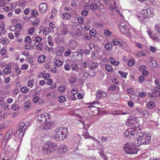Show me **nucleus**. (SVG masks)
<instances>
[{"instance_id": "1", "label": "nucleus", "mask_w": 160, "mask_h": 160, "mask_svg": "<svg viewBox=\"0 0 160 160\" xmlns=\"http://www.w3.org/2000/svg\"><path fill=\"white\" fill-rule=\"evenodd\" d=\"M151 142L150 134L146 132H143L139 133L138 137L135 141V144L139 146L142 144H148Z\"/></svg>"}, {"instance_id": "2", "label": "nucleus", "mask_w": 160, "mask_h": 160, "mask_svg": "<svg viewBox=\"0 0 160 160\" xmlns=\"http://www.w3.org/2000/svg\"><path fill=\"white\" fill-rule=\"evenodd\" d=\"M54 132L56 134L53 138L56 140H64L67 137L68 134L67 128L63 127L57 128L54 130Z\"/></svg>"}, {"instance_id": "3", "label": "nucleus", "mask_w": 160, "mask_h": 160, "mask_svg": "<svg viewBox=\"0 0 160 160\" xmlns=\"http://www.w3.org/2000/svg\"><path fill=\"white\" fill-rule=\"evenodd\" d=\"M154 13L153 8L150 7L147 8L144 7L141 12L138 13L137 15V18L140 20H145V19H149L152 16Z\"/></svg>"}, {"instance_id": "4", "label": "nucleus", "mask_w": 160, "mask_h": 160, "mask_svg": "<svg viewBox=\"0 0 160 160\" xmlns=\"http://www.w3.org/2000/svg\"><path fill=\"white\" fill-rule=\"evenodd\" d=\"M124 149L127 154H136L139 149L135 147L131 142H127L126 143L124 146Z\"/></svg>"}, {"instance_id": "5", "label": "nucleus", "mask_w": 160, "mask_h": 160, "mask_svg": "<svg viewBox=\"0 0 160 160\" xmlns=\"http://www.w3.org/2000/svg\"><path fill=\"white\" fill-rule=\"evenodd\" d=\"M56 144L51 142L44 145L42 146V151L44 154H47L54 151L56 149Z\"/></svg>"}, {"instance_id": "6", "label": "nucleus", "mask_w": 160, "mask_h": 160, "mask_svg": "<svg viewBox=\"0 0 160 160\" xmlns=\"http://www.w3.org/2000/svg\"><path fill=\"white\" fill-rule=\"evenodd\" d=\"M50 117V115L46 112H44L38 115L36 117V119L40 123H43L46 122H47L48 120Z\"/></svg>"}, {"instance_id": "7", "label": "nucleus", "mask_w": 160, "mask_h": 160, "mask_svg": "<svg viewBox=\"0 0 160 160\" xmlns=\"http://www.w3.org/2000/svg\"><path fill=\"white\" fill-rule=\"evenodd\" d=\"M27 126L25 125L23 122L20 123L18 127V129L17 131V134H19V138H22L24 135L25 130Z\"/></svg>"}, {"instance_id": "8", "label": "nucleus", "mask_w": 160, "mask_h": 160, "mask_svg": "<svg viewBox=\"0 0 160 160\" xmlns=\"http://www.w3.org/2000/svg\"><path fill=\"white\" fill-rule=\"evenodd\" d=\"M104 7V6L100 2L97 1L92 2L90 8L92 10H95L97 9L102 12V9Z\"/></svg>"}, {"instance_id": "9", "label": "nucleus", "mask_w": 160, "mask_h": 160, "mask_svg": "<svg viewBox=\"0 0 160 160\" xmlns=\"http://www.w3.org/2000/svg\"><path fill=\"white\" fill-rule=\"evenodd\" d=\"M133 128H129L125 131L124 134L126 137L128 139H132L134 138V135L136 133L134 126Z\"/></svg>"}, {"instance_id": "10", "label": "nucleus", "mask_w": 160, "mask_h": 160, "mask_svg": "<svg viewBox=\"0 0 160 160\" xmlns=\"http://www.w3.org/2000/svg\"><path fill=\"white\" fill-rule=\"evenodd\" d=\"M54 127L53 122L50 121L46 122V124H43L40 126V128L42 130H49L52 128Z\"/></svg>"}, {"instance_id": "11", "label": "nucleus", "mask_w": 160, "mask_h": 160, "mask_svg": "<svg viewBox=\"0 0 160 160\" xmlns=\"http://www.w3.org/2000/svg\"><path fill=\"white\" fill-rule=\"evenodd\" d=\"M57 152L59 154H61L66 153L68 150L67 146L64 144H61L58 146H57Z\"/></svg>"}, {"instance_id": "12", "label": "nucleus", "mask_w": 160, "mask_h": 160, "mask_svg": "<svg viewBox=\"0 0 160 160\" xmlns=\"http://www.w3.org/2000/svg\"><path fill=\"white\" fill-rule=\"evenodd\" d=\"M129 123L132 124V125L134 126L136 128H138V129L141 130L143 129L141 126L140 125L138 120H136V118H133L130 119L129 121Z\"/></svg>"}, {"instance_id": "13", "label": "nucleus", "mask_w": 160, "mask_h": 160, "mask_svg": "<svg viewBox=\"0 0 160 160\" xmlns=\"http://www.w3.org/2000/svg\"><path fill=\"white\" fill-rule=\"evenodd\" d=\"M48 5L44 2L41 3L39 7V9L40 12L42 13L46 12L48 10Z\"/></svg>"}, {"instance_id": "14", "label": "nucleus", "mask_w": 160, "mask_h": 160, "mask_svg": "<svg viewBox=\"0 0 160 160\" xmlns=\"http://www.w3.org/2000/svg\"><path fill=\"white\" fill-rule=\"evenodd\" d=\"M97 98H100L106 97L107 96V93L101 90H98L96 93Z\"/></svg>"}, {"instance_id": "15", "label": "nucleus", "mask_w": 160, "mask_h": 160, "mask_svg": "<svg viewBox=\"0 0 160 160\" xmlns=\"http://www.w3.org/2000/svg\"><path fill=\"white\" fill-rule=\"evenodd\" d=\"M60 27L62 34L65 35L68 33V29L67 26L66 24L63 23L61 25Z\"/></svg>"}, {"instance_id": "16", "label": "nucleus", "mask_w": 160, "mask_h": 160, "mask_svg": "<svg viewBox=\"0 0 160 160\" xmlns=\"http://www.w3.org/2000/svg\"><path fill=\"white\" fill-rule=\"evenodd\" d=\"M119 27L120 31L122 34H125L128 31L127 26L126 25H120Z\"/></svg>"}, {"instance_id": "17", "label": "nucleus", "mask_w": 160, "mask_h": 160, "mask_svg": "<svg viewBox=\"0 0 160 160\" xmlns=\"http://www.w3.org/2000/svg\"><path fill=\"white\" fill-rule=\"evenodd\" d=\"M146 106L147 108L152 109L155 107V104L153 102L150 101L146 103Z\"/></svg>"}, {"instance_id": "18", "label": "nucleus", "mask_w": 160, "mask_h": 160, "mask_svg": "<svg viewBox=\"0 0 160 160\" xmlns=\"http://www.w3.org/2000/svg\"><path fill=\"white\" fill-rule=\"evenodd\" d=\"M33 102L35 103H37L39 102L40 100V98L38 97V93L37 92H34L33 95Z\"/></svg>"}, {"instance_id": "19", "label": "nucleus", "mask_w": 160, "mask_h": 160, "mask_svg": "<svg viewBox=\"0 0 160 160\" xmlns=\"http://www.w3.org/2000/svg\"><path fill=\"white\" fill-rule=\"evenodd\" d=\"M148 34L150 36V38L156 42L159 41V36L157 35L156 33L151 34L150 33H148Z\"/></svg>"}, {"instance_id": "20", "label": "nucleus", "mask_w": 160, "mask_h": 160, "mask_svg": "<svg viewBox=\"0 0 160 160\" xmlns=\"http://www.w3.org/2000/svg\"><path fill=\"white\" fill-rule=\"evenodd\" d=\"M12 130H9L7 132L5 136V139H6V142H8L10 136L12 135Z\"/></svg>"}, {"instance_id": "21", "label": "nucleus", "mask_w": 160, "mask_h": 160, "mask_svg": "<svg viewBox=\"0 0 160 160\" xmlns=\"http://www.w3.org/2000/svg\"><path fill=\"white\" fill-rule=\"evenodd\" d=\"M65 48L63 46H61L60 49L57 52V55L58 56H61Z\"/></svg>"}, {"instance_id": "22", "label": "nucleus", "mask_w": 160, "mask_h": 160, "mask_svg": "<svg viewBox=\"0 0 160 160\" xmlns=\"http://www.w3.org/2000/svg\"><path fill=\"white\" fill-rule=\"evenodd\" d=\"M9 40L6 38H2L0 39V42L1 44H7L9 42Z\"/></svg>"}, {"instance_id": "23", "label": "nucleus", "mask_w": 160, "mask_h": 160, "mask_svg": "<svg viewBox=\"0 0 160 160\" xmlns=\"http://www.w3.org/2000/svg\"><path fill=\"white\" fill-rule=\"evenodd\" d=\"M42 77L45 80H47L50 78L49 74L46 71L44 70L42 72Z\"/></svg>"}, {"instance_id": "24", "label": "nucleus", "mask_w": 160, "mask_h": 160, "mask_svg": "<svg viewBox=\"0 0 160 160\" xmlns=\"http://www.w3.org/2000/svg\"><path fill=\"white\" fill-rule=\"evenodd\" d=\"M109 60L111 64L114 66H117L120 63V62L119 61H115V59L112 58H110L109 59Z\"/></svg>"}, {"instance_id": "25", "label": "nucleus", "mask_w": 160, "mask_h": 160, "mask_svg": "<svg viewBox=\"0 0 160 160\" xmlns=\"http://www.w3.org/2000/svg\"><path fill=\"white\" fill-rule=\"evenodd\" d=\"M62 17L63 19L68 20L71 18L70 14L67 12H64L62 14Z\"/></svg>"}, {"instance_id": "26", "label": "nucleus", "mask_w": 160, "mask_h": 160, "mask_svg": "<svg viewBox=\"0 0 160 160\" xmlns=\"http://www.w3.org/2000/svg\"><path fill=\"white\" fill-rule=\"evenodd\" d=\"M38 61L39 63H42L45 61V57L44 55H41L38 58Z\"/></svg>"}, {"instance_id": "27", "label": "nucleus", "mask_w": 160, "mask_h": 160, "mask_svg": "<svg viewBox=\"0 0 160 160\" xmlns=\"http://www.w3.org/2000/svg\"><path fill=\"white\" fill-rule=\"evenodd\" d=\"M119 89V87L115 84H112L110 87V90L113 91L115 90H118Z\"/></svg>"}, {"instance_id": "28", "label": "nucleus", "mask_w": 160, "mask_h": 160, "mask_svg": "<svg viewBox=\"0 0 160 160\" xmlns=\"http://www.w3.org/2000/svg\"><path fill=\"white\" fill-rule=\"evenodd\" d=\"M98 66L97 63L92 62L90 65L91 68L92 70H95L98 68Z\"/></svg>"}, {"instance_id": "29", "label": "nucleus", "mask_w": 160, "mask_h": 160, "mask_svg": "<svg viewBox=\"0 0 160 160\" xmlns=\"http://www.w3.org/2000/svg\"><path fill=\"white\" fill-rule=\"evenodd\" d=\"M48 44L51 46H52L53 45L52 37L50 35L49 36L48 38Z\"/></svg>"}, {"instance_id": "30", "label": "nucleus", "mask_w": 160, "mask_h": 160, "mask_svg": "<svg viewBox=\"0 0 160 160\" xmlns=\"http://www.w3.org/2000/svg\"><path fill=\"white\" fill-rule=\"evenodd\" d=\"M135 63V61L134 60L131 59L128 61V64L130 67H132Z\"/></svg>"}, {"instance_id": "31", "label": "nucleus", "mask_w": 160, "mask_h": 160, "mask_svg": "<svg viewBox=\"0 0 160 160\" xmlns=\"http://www.w3.org/2000/svg\"><path fill=\"white\" fill-rule=\"evenodd\" d=\"M112 32L108 29H105L103 32L104 35L106 37H108L110 35Z\"/></svg>"}, {"instance_id": "32", "label": "nucleus", "mask_w": 160, "mask_h": 160, "mask_svg": "<svg viewBox=\"0 0 160 160\" xmlns=\"http://www.w3.org/2000/svg\"><path fill=\"white\" fill-rule=\"evenodd\" d=\"M20 90L23 93L26 94L28 92L29 89L26 87H23L21 88Z\"/></svg>"}, {"instance_id": "33", "label": "nucleus", "mask_w": 160, "mask_h": 160, "mask_svg": "<svg viewBox=\"0 0 160 160\" xmlns=\"http://www.w3.org/2000/svg\"><path fill=\"white\" fill-rule=\"evenodd\" d=\"M11 68L10 67L8 66L6 67L4 69L3 71V72L5 74H7L11 72L10 70Z\"/></svg>"}, {"instance_id": "34", "label": "nucleus", "mask_w": 160, "mask_h": 160, "mask_svg": "<svg viewBox=\"0 0 160 160\" xmlns=\"http://www.w3.org/2000/svg\"><path fill=\"white\" fill-rule=\"evenodd\" d=\"M7 50L5 48H2L1 49L0 54L2 56L6 55L7 53Z\"/></svg>"}, {"instance_id": "35", "label": "nucleus", "mask_w": 160, "mask_h": 160, "mask_svg": "<svg viewBox=\"0 0 160 160\" xmlns=\"http://www.w3.org/2000/svg\"><path fill=\"white\" fill-rule=\"evenodd\" d=\"M5 102L4 101L3 98H0V107L2 108H3L5 107Z\"/></svg>"}, {"instance_id": "36", "label": "nucleus", "mask_w": 160, "mask_h": 160, "mask_svg": "<svg viewBox=\"0 0 160 160\" xmlns=\"http://www.w3.org/2000/svg\"><path fill=\"white\" fill-rule=\"evenodd\" d=\"M5 28V23L2 21H0V31H4Z\"/></svg>"}, {"instance_id": "37", "label": "nucleus", "mask_w": 160, "mask_h": 160, "mask_svg": "<svg viewBox=\"0 0 160 160\" xmlns=\"http://www.w3.org/2000/svg\"><path fill=\"white\" fill-rule=\"evenodd\" d=\"M55 65L58 67H60L62 65V62L59 59H57L55 61Z\"/></svg>"}, {"instance_id": "38", "label": "nucleus", "mask_w": 160, "mask_h": 160, "mask_svg": "<svg viewBox=\"0 0 160 160\" xmlns=\"http://www.w3.org/2000/svg\"><path fill=\"white\" fill-rule=\"evenodd\" d=\"M131 98L136 102H138L139 100L138 96L134 94L132 95L131 97Z\"/></svg>"}, {"instance_id": "39", "label": "nucleus", "mask_w": 160, "mask_h": 160, "mask_svg": "<svg viewBox=\"0 0 160 160\" xmlns=\"http://www.w3.org/2000/svg\"><path fill=\"white\" fill-rule=\"evenodd\" d=\"M24 41L26 43H31L32 40L30 36H27L25 37Z\"/></svg>"}, {"instance_id": "40", "label": "nucleus", "mask_w": 160, "mask_h": 160, "mask_svg": "<svg viewBox=\"0 0 160 160\" xmlns=\"http://www.w3.org/2000/svg\"><path fill=\"white\" fill-rule=\"evenodd\" d=\"M118 73L121 75L122 77L123 78H126L127 76L128 75L127 72L124 73L121 71H118Z\"/></svg>"}, {"instance_id": "41", "label": "nucleus", "mask_w": 160, "mask_h": 160, "mask_svg": "<svg viewBox=\"0 0 160 160\" xmlns=\"http://www.w3.org/2000/svg\"><path fill=\"white\" fill-rule=\"evenodd\" d=\"M33 81L34 80L33 79L31 80H29L27 82V85L30 88H32L33 86Z\"/></svg>"}, {"instance_id": "42", "label": "nucleus", "mask_w": 160, "mask_h": 160, "mask_svg": "<svg viewBox=\"0 0 160 160\" xmlns=\"http://www.w3.org/2000/svg\"><path fill=\"white\" fill-rule=\"evenodd\" d=\"M112 43L114 45H119L120 46L121 45V43L119 41L118 39H113L112 41Z\"/></svg>"}, {"instance_id": "43", "label": "nucleus", "mask_w": 160, "mask_h": 160, "mask_svg": "<svg viewBox=\"0 0 160 160\" xmlns=\"http://www.w3.org/2000/svg\"><path fill=\"white\" fill-rule=\"evenodd\" d=\"M24 105V108L27 109L31 107V104L30 102L28 101L25 102Z\"/></svg>"}, {"instance_id": "44", "label": "nucleus", "mask_w": 160, "mask_h": 160, "mask_svg": "<svg viewBox=\"0 0 160 160\" xmlns=\"http://www.w3.org/2000/svg\"><path fill=\"white\" fill-rule=\"evenodd\" d=\"M128 93L132 94V95L134 93V89L133 88H129L127 90Z\"/></svg>"}, {"instance_id": "45", "label": "nucleus", "mask_w": 160, "mask_h": 160, "mask_svg": "<svg viewBox=\"0 0 160 160\" xmlns=\"http://www.w3.org/2000/svg\"><path fill=\"white\" fill-rule=\"evenodd\" d=\"M24 48L28 50H30L31 48V43L30 44L26 43L25 45L24 46Z\"/></svg>"}, {"instance_id": "46", "label": "nucleus", "mask_w": 160, "mask_h": 160, "mask_svg": "<svg viewBox=\"0 0 160 160\" xmlns=\"http://www.w3.org/2000/svg\"><path fill=\"white\" fill-rule=\"evenodd\" d=\"M154 30L157 32L158 34H159V36L160 35V27L158 24H156L154 28Z\"/></svg>"}, {"instance_id": "47", "label": "nucleus", "mask_w": 160, "mask_h": 160, "mask_svg": "<svg viewBox=\"0 0 160 160\" xmlns=\"http://www.w3.org/2000/svg\"><path fill=\"white\" fill-rule=\"evenodd\" d=\"M105 69L108 72H111L112 70V67L110 65L108 64H107L105 65Z\"/></svg>"}, {"instance_id": "48", "label": "nucleus", "mask_w": 160, "mask_h": 160, "mask_svg": "<svg viewBox=\"0 0 160 160\" xmlns=\"http://www.w3.org/2000/svg\"><path fill=\"white\" fill-rule=\"evenodd\" d=\"M66 98L63 96H60L58 98L59 101L61 103H63L66 101Z\"/></svg>"}, {"instance_id": "49", "label": "nucleus", "mask_w": 160, "mask_h": 160, "mask_svg": "<svg viewBox=\"0 0 160 160\" xmlns=\"http://www.w3.org/2000/svg\"><path fill=\"white\" fill-rule=\"evenodd\" d=\"M12 108L14 110H18L19 109V106L16 103H14L12 105Z\"/></svg>"}, {"instance_id": "50", "label": "nucleus", "mask_w": 160, "mask_h": 160, "mask_svg": "<svg viewBox=\"0 0 160 160\" xmlns=\"http://www.w3.org/2000/svg\"><path fill=\"white\" fill-rule=\"evenodd\" d=\"M31 14L32 17H36L38 15V11L36 10L32 11Z\"/></svg>"}, {"instance_id": "51", "label": "nucleus", "mask_w": 160, "mask_h": 160, "mask_svg": "<svg viewBox=\"0 0 160 160\" xmlns=\"http://www.w3.org/2000/svg\"><path fill=\"white\" fill-rule=\"evenodd\" d=\"M66 89V88L64 86H62L59 88L58 90L61 93L64 92Z\"/></svg>"}, {"instance_id": "52", "label": "nucleus", "mask_w": 160, "mask_h": 160, "mask_svg": "<svg viewBox=\"0 0 160 160\" xmlns=\"http://www.w3.org/2000/svg\"><path fill=\"white\" fill-rule=\"evenodd\" d=\"M69 82L71 83H74L75 82L76 79V78H74L73 76H70L69 77Z\"/></svg>"}, {"instance_id": "53", "label": "nucleus", "mask_w": 160, "mask_h": 160, "mask_svg": "<svg viewBox=\"0 0 160 160\" xmlns=\"http://www.w3.org/2000/svg\"><path fill=\"white\" fill-rule=\"evenodd\" d=\"M112 45L111 43L110 42L108 43L105 46V48L107 50H109L112 47Z\"/></svg>"}, {"instance_id": "54", "label": "nucleus", "mask_w": 160, "mask_h": 160, "mask_svg": "<svg viewBox=\"0 0 160 160\" xmlns=\"http://www.w3.org/2000/svg\"><path fill=\"white\" fill-rule=\"evenodd\" d=\"M71 53V50L69 49L67 51H66L64 53V56L65 57H67L70 55Z\"/></svg>"}, {"instance_id": "55", "label": "nucleus", "mask_w": 160, "mask_h": 160, "mask_svg": "<svg viewBox=\"0 0 160 160\" xmlns=\"http://www.w3.org/2000/svg\"><path fill=\"white\" fill-rule=\"evenodd\" d=\"M49 26L52 29H54L56 27L57 25L55 22H51L49 23Z\"/></svg>"}, {"instance_id": "56", "label": "nucleus", "mask_w": 160, "mask_h": 160, "mask_svg": "<svg viewBox=\"0 0 160 160\" xmlns=\"http://www.w3.org/2000/svg\"><path fill=\"white\" fill-rule=\"evenodd\" d=\"M152 66L154 67H156L158 66V64L157 62L155 60H152L151 61Z\"/></svg>"}, {"instance_id": "57", "label": "nucleus", "mask_w": 160, "mask_h": 160, "mask_svg": "<svg viewBox=\"0 0 160 160\" xmlns=\"http://www.w3.org/2000/svg\"><path fill=\"white\" fill-rule=\"evenodd\" d=\"M90 34L92 36H95L96 34V30L94 29H92L90 31Z\"/></svg>"}, {"instance_id": "58", "label": "nucleus", "mask_w": 160, "mask_h": 160, "mask_svg": "<svg viewBox=\"0 0 160 160\" xmlns=\"http://www.w3.org/2000/svg\"><path fill=\"white\" fill-rule=\"evenodd\" d=\"M35 40L37 42H41L42 38L40 36H36L35 38Z\"/></svg>"}, {"instance_id": "59", "label": "nucleus", "mask_w": 160, "mask_h": 160, "mask_svg": "<svg viewBox=\"0 0 160 160\" xmlns=\"http://www.w3.org/2000/svg\"><path fill=\"white\" fill-rule=\"evenodd\" d=\"M71 67L72 68V70L76 71L78 70L77 66L76 64L73 63L71 64Z\"/></svg>"}, {"instance_id": "60", "label": "nucleus", "mask_w": 160, "mask_h": 160, "mask_svg": "<svg viewBox=\"0 0 160 160\" xmlns=\"http://www.w3.org/2000/svg\"><path fill=\"white\" fill-rule=\"evenodd\" d=\"M83 37L85 39L87 40H89L91 39V35L88 33L87 34H85L84 35Z\"/></svg>"}, {"instance_id": "61", "label": "nucleus", "mask_w": 160, "mask_h": 160, "mask_svg": "<svg viewBox=\"0 0 160 160\" xmlns=\"http://www.w3.org/2000/svg\"><path fill=\"white\" fill-rule=\"evenodd\" d=\"M84 20L83 18L81 17L78 18L77 19V21L78 22L81 24L83 23L84 22Z\"/></svg>"}, {"instance_id": "62", "label": "nucleus", "mask_w": 160, "mask_h": 160, "mask_svg": "<svg viewBox=\"0 0 160 160\" xmlns=\"http://www.w3.org/2000/svg\"><path fill=\"white\" fill-rule=\"evenodd\" d=\"M28 65L27 64H23L21 66V69L22 70H26L28 68Z\"/></svg>"}, {"instance_id": "63", "label": "nucleus", "mask_w": 160, "mask_h": 160, "mask_svg": "<svg viewBox=\"0 0 160 160\" xmlns=\"http://www.w3.org/2000/svg\"><path fill=\"white\" fill-rule=\"evenodd\" d=\"M146 95V93L143 92H141L138 95L141 98H144Z\"/></svg>"}, {"instance_id": "64", "label": "nucleus", "mask_w": 160, "mask_h": 160, "mask_svg": "<svg viewBox=\"0 0 160 160\" xmlns=\"http://www.w3.org/2000/svg\"><path fill=\"white\" fill-rule=\"evenodd\" d=\"M37 47L38 50H41L43 48V45L42 43H39L37 45Z\"/></svg>"}]
</instances>
